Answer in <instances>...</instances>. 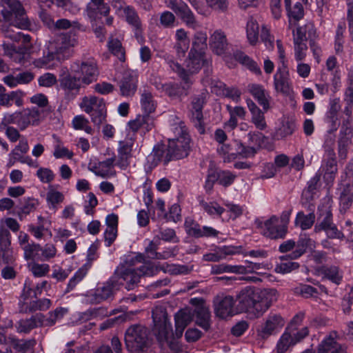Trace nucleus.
<instances>
[{
	"label": "nucleus",
	"mask_w": 353,
	"mask_h": 353,
	"mask_svg": "<svg viewBox=\"0 0 353 353\" xmlns=\"http://www.w3.org/2000/svg\"><path fill=\"white\" fill-rule=\"evenodd\" d=\"M2 2L4 4L1 11L3 21L0 24L2 32L6 37L14 41H22L24 45L30 43L31 37L29 34L20 32L14 33L11 30L12 26L26 30L31 26L23 5L18 0H2Z\"/></svg>",
	"instance_id": "1"
},
{
	"label": "nucleus",
	"mask_w": 353,
	"mask_h": 353,
	"mask_svg": "<svg viewBox=\"0 0 353 353\" xmlns=\"http://www.w3.org/2000/svg\"><path fill=\"white\" fill-rule=\"evenodd\" d=\"M173 136L168 138L167 148L173 160L181 159L188 156L190 150V137L185 123L180 121L172 125Z\"/></svg>",
	"instance_id": "2"
},
{
	"label": "nucleus",
	"mask_w": 353,
	"mask_h": 353,
	"mask_svg": "<svg viewBox=\"0 0 353 353\" xmlns=\"http://www.w3.org/2000/svg\"><path fill=\"white\" fill-rule=\"evenodd\" d=\"M77 37L75 30L61 33L55 36L48 43L47 50L55 56L58 61H63L70 58L73 52L72 48L77 44Z\"/></svg>",
	"instance_id": "3"
},
{
	"label": "nucleus",
	"mask_w": 353,
	"mask_h": 353,
	"mask_svg": "<svg viewBox=\"0 0 353 353\" xmlns=\"http://www.w3.org/2000/svg\"><path fill=\"white\" fill-rule=\"evenodd\" d=\"M154 272V268L150 265H142L138 269H134L127 265L126 263H121L112 275L119 282V287L121 288L125 282V288L131 290L139 282L141 276L151 275Z\"/></svg>",
	"instance_id": "4"
},
{
	"label": "nucleus",
	"mask_w": 353,
	"mask_h": 353,
	"mask_svg": "<svg viewBox=\"0 0 353 353\" xmlns=\"http://www.w3.org/2000/svg\"><path fill=\"white\" fill-rule=\"evenodd\" d=\"M150 330L145 325H131L125 332L124 341L126 349L132 353L145 352L150 344Z\"/></svg>",
	"instance_id": "5"
},
{
	"label": "nucleus",
	"mask_w": 353,
	"mask_h": 353,
	"mask_svg": "<svg viewBox=\"0 0 353 353\" xmlns=\"http://www.w3.org/2000/svg\"><path fill=\"white\" fill-rule=\"evenodd\" d=\"M81 108L90 117L91 121L97 128L105 122L107 109L103 98L96 96L84 97L80 103Z\"/></svg>",
	"instance_id": "6"
},
{
	"label": "nucleus",
	"mask_w": 353,
	"mask_h": 353,
	"mask_svg": "<svg viewBox=\"0 0 353 353\" xmlns=\"http://www.w3.org/2000/svg\"><path fill=\"white\" fill-rule=\"evenodd\" d=\"M70 70L85 85L96 81L99 74L97 61L91 57H83L81 59L76 60L72 63Z\"/></svg>",
	"instance_id": "7"
},
{
	"label": "nucleus",
	"mask_w": 353,
	"mask_h": 353,
	"mask_svg": "<svg viewBox=\"0 0 353 353\" xmlns=\"http://www.w3.org/2000/svg\"><path fill=\"white\" fill-rule=\"evenodd\" d=\"M331 203L329 199H325L318 207V220L319 223L315 229L325 230L330 238L343 239V232L337 229L332 223Z\"/></svg>",
	"instance_id": "8"
},
{
	"label": "nucleus",
	"mask_w": 353,
	"mask_h": 353,
	"mask_svg": "<svg viewBox=\"0 0 353 353\" xmlns=\"http://www.w3.org/2000/svg\"><path fill=\"white\" fill-rule=\"evenodd\" d=\"M255 224L264 236L271 239H283L288 232L286 224L281 223L279 219L274 215L265 221L256 219Z\"/></svg>",
	"instance_id": "9"
},
{
	"label": "nucleus",
	"mask_w": 353,
	"mask_h": 353,
	"mask_svg": "<svg viewBox=\"0 0 353 353\" xmlns=\"http://www.w3.org/2000/svg\"><path fill=\"white\" fill-rule=\"evenodd\" d=\"M207 94L201 92L192 98L190 109V119L194 128L201 134L205 133V123L203 114V108L206 103Z\"/></svg>",
	"instance_id": "10"
},
{
	"label": "nucleus",
	"mask_w": 353,
	"mask_h": 353,
	"mask_svg": "<svg viewBox=\"0 0 353 353\" xmlns=\"http://www.w3.org/2000/svg\"><path fill=\"white\" fill-rule=\"evenodd\" d=\"M307 334V327H303L301 330L287 327L276 344V352L285 353L290 347L294 346Z\"/></svg>",
	"instance_id": "11"
},
{
	"label": "nucleus",
	"mask_w": 353,
	"mask_h": 353,
	"mask_svg": "<svg viewBox=\"0 0 353 353\" xmlns=\"http://www.w3.org/2000/svg\"><path fill=\"white\" fill-rule=\"evenodd\" d=\"M119 290V282L112 276L103 283L102 286L98 287L93 292L90 293V301L91 303L98 304L105 301L111 300Z\"/></svg>",
	"instance_id": "12"
},
{
	"label": "nucleus",
	"mask_w": 353,
	"mask_h": 353,
	"mask_svg": "<svg viewBox=\"0 0 353 353\" xmlns=\"http://www.w3.org/2000/svg\"><path fill=\"white\" fill-rule=\"evenodd\" d=\"M59 85L63 91L65 99L69 101L74 99L79 94L81 88L85 86L72 72L59 79Z\"/></svg>",
	"instance_id": "13"
},
{
	"label": "nucleus",
	"mask_w": 353,
	"mask_h": 353,
	"mask_svg": "<svg viewBox=\"0 0 353 353\" xmlns=\"http://www.w3.org/2000/svg\"><path fill=\"white\" fill-rule=\"evenodd\" d=\"M285 325L284 319L277 314H270L257 330V335L262 339H266L279 332Z\"/></svg>",
	"instance_id": "14"
},
{
	"label": "nucleus",
	"mask_w": 353,
	"mask_h": 353,
	"mask_svg": "<svg viewBox=\"0 0 353 353\" xmlns=\"http://www.w3.org/2000/svg\"><path fill=\"white\" fill-rule=\"evenodd\" d=\"M257 289L253 287H245L236 295L238 307L241 312L253 310L256 312L258 303Z\"/></svg>",
	"instance_id": "15"
},
{
	"label": "nucleus",
	"mask_w": 353,
	"mask_h": 353,
	"mask_svg": "<svg viewBox=\"0 0 353 353\" xmlns=\"http://www.w3.org/2000/svg\"><path fill=\"white\" fill-rule=\"evenodd\" d=\"M166 145L163 144L155 145L152 152L147 157V162L150 169L157 167L161 162L164 165L172 161V156Z\"/></svg>",
	"instance_id": "16"
},
{
	"label": "nucleus",
	"mask_w": 353,
	"mask_h": 353,
	"mask_svg": "<svg viewBox=\"0 0 353 353\" xmlns=\"http://www.w3.org/2000/svg\"><path fill=\"white\" fill-rule=\"evenodd\" d=\"M274 85L276 92L290 94L292 87L288 66H279L274 75Z\"/></svg>",
	"instance_id": "17"
},
{
	"label": "nucleus",
	"mask_w": 353,
	"mask_h": 353,
	"mask_svg": "<svg viewBox=\"0 0 353 353\" xmlns=\"http://www.w3.org/2000/svg\"><path fill=\"white\" fill-rule=\"evenodd\" d=\"M19 112L20 130H25L28 125H37L43 117L44 110L39 108H26Z\"/></svg>",
	"instance_id": "18"
},
{
	"label": "nucleus",
	"mask_w": 353,
	"mask_h": 353,
	"mask_svg": "<svg viewBox=\"0 0 353 353\" xmlns=\"http://www.w3.org/2000/svg\"><path fill=\"white\" fill-rule=\"evenodd\" d=\"M257 296L256 312L261 315L277 300V291L272 288L257 289Z\"/></svg>",
	"instance_id": "19"
},
{
	"label": "nucleus",
	"mask_w": 353,
	"mask_h": 353,
	"mask_svg": "<svg viewBox=\"0 0 353 353\" xmlns=\"http://www.w3.org/2000/svg\"><path fill=\"white\" fill-rule=\"evenodd\" d=\"M214 312L217 316L225 319L234 314L233 306L234 301L231 296H217L214 301Z\"/></svg>",
	"instance_id": "20"
},
{
	"label": "nucleus",
	"mask_w": 353,
	"mask_h": 353,
	"mask_svg": "<svg viewBox=\"0 0 353 353\" xmlns=\"http://www.w3.org/2000/svg\"><path fill=\"white\" fill-rule=\"evenodd\" d=\"M311 242L310 239H301L298 241L297 244L293 240H288L283 242L279 248L281 253L288 252L292 250L294 248L295 250L290 254V257L292 259H297L303 255L305 252V248Z\"/></svg>",
	"instance_id": "21"
},
{
	"label": "nucleus",
	"mask_w": 353,
	"mask_h": 353,
	"mask_svg": "<svg viewBox=\"0 0 353 353\" xmlns=\"http://www.w3.org/2000/svg\"><path fill=\"white\" fill-rule=\"evenodd\" d=\"M194 312L190 309L179 310L174 316L175 320V336L179 339L182 336L185 327L192 322Z\"/></svg>",
	"instance_id": "22"
},
{
	"label": "nucleus",
	"mask_w": 353,
	"mask_h": 353,
	"mask_svg": "<svg viewBox=\"0 0 353 353\" xmlns=\"http://www.w3.org/2000/svg\"><path fill=\"white\" fill-rule=\"evenodd\" d=\"M120 90L123 96L133 95L137 88V75L132 70H125L120 81Z\"/></svg>",
	"instance_id": "23"
},
{
	"label": "nucleus",
	"mask_w": 353,
	"mask_h": 353,
	"mask_svg": "<svg viewBox=\"0 0 353 353\" xmlns=\"http://www.w3.org/2000/svg\"><path fill=\"white\" fill-rule=\"evenodd\" d=\"M44 314L37 313L30 318L23 319L17 322V330L19 333H29L32 330L43 326Z\"/></svg>",
	"instance_id": "24"
},
{
	"label": "nucleus",
	"mask_w": 353,
	"mask_h": 353,
	"mask_svg": "<svg viewBox=\"0 0 353 353\" xmlns=\"http://www.w3.org/2000/svg\"><path fill=\"white\" fill-rule=\"evenodd\" d=\"M209 45L215 54L218 55L224 54L228 49L225 34L221 30H215L210 37Z\"/></svg>",
	"instance_id": "25"
},
{
	"label": "nucleus",
	"mask_w": 353,
	"mask_h": 353,
	"mask_svg": "<svg viewBox=\"0 0 353 353\" xmlns=\"http://www.w3.org/2000/svg\"><path fill=\"white\" fill-rule=\"evenodd\" d=\"M123 14L126 22L131 26L135 37L139 38L141 35L143 29L138 12L132 6H126Z\"/></svg>",
	"instance_id": "26"
},
{
	"label": "nucleus",
	"mask_w": 353,
	"mask_h": 353,
	"mask_svg": "<svg viewBox=\"0 0 353 353\" xmlns=\"http://www.w3.org/2000/svg\"><path fill=\"white\" fill-rule=\"evenodd\" d=\"M352 131L347 126H342L337 141L338 154L340 159H345L347 155L348 148L352 143Z\"/></svg>",
	"instance_id": "27"
},
{
	"label": "nucleus",
	"mask_w": 353,
	"mask_h": 353,
	"mask_svg": "<svg viewBox=\"0 0 353 353\" xmlns=\"http://www.w3.org/2000/svg\"><path fill=\"white\" fill-rule=\"evenodd\" d=\"M321 169L325 181L332 182L338 172L336 155H324Z\"/></svg>",
	"instance_id": "28"
},
{
	"label": "nucleus",
	"mask_w": 353,
	"mask_h": 353,
	"mask_svg": "<svg viewBox=\"0 0 353 353\" xmlns=\"http://www.w3.org/2000/svg\"><path fill=\"white\" fill-rule=\"evenodd\" d=\"M249 92L254 97L264 110L270 108L271 97L261 85L251 83L248 85Z\"/></svg>",
	"instance_id": "29"
},
{
	"label": "nucleus",
	"mask_w": 353,
	"mask_h": 353,
	"mask_svg": "<svg viewBox=\"0 0 353 353\" xmlns=\"http://www.w3.org/2000/svg\"><path fill=\"white\" fill-rule=\"evenodd\" d=\"M317 353H345V350L330 334L319 344Z\"/></svg>",
	"instance_id": "30"
},
{
	"label": "nucleus",
	"mask_w": 353,
	"mask_h": 353,
	"mask_svg": "<svg viewBox=\"0 0 353 353\" xmlns=\"http://www.w3.org/2000/svg\"><path fill=\"white\" fill-rule=\"evenodd\" d=\"M110 7L104 0H90L87 4L85 11L91 20H95L98 14L108 16Z\"/></svg>",
	"instance_id": "31"
},
{
	"label": "nucleus",
	"mask_w": 353,
	"mask_h": 353,
	"mask_svg": "<svg viewBox=\"0 0 353 353\" xmlns=\"http://www.w3.org/2000/svg\"><path fill=\"white\" fill-rule=\"evenodd\" d=\"M192 312H194V316H196V324L205 331H208L211 327L209 309L203 304H200L195 307Z\"/></svg>",
	"instance_id": "32"
},
{
	"label": "nucleus",
	"mask_w": 353,
	"mask_h": 353,
	"mask_svg": "<svg viewBox=\"0 0 353 353\" xmlns=\"http://www.w3.org/2000/svg\"><path fill=\"white\" fill-rule=\"evenodd\" d=\"M205 63L204 52L190 49L188 58L185 61V65L191 73L199 71Z\"/></svg>",
	"instance_id": "33"
},
{
	"label": "nucleus",
	"mask_w": 353,
	"mask_h": 353,
	"mask_svg": "<svg viewBox=\"0 0 353 353\" xmlns=\"http://www.w3.org/2000/svg\"><path fill=\"white\" fill-rule=\"evenodd\" d=\"M292 34L294 43H305L316 37V31L312 25L299 26L293 30Z\"/></svg>",
	"instance_id": "34"
},
{
	"label": "nucleus",
	"mask_w": 353,
	"mask_h": 353,
	"mask_svg": "<svg viewBox=\"0 0 353 353\" xmlns=\"http://www.w3.org/2000/svg\"><path fill=\"white\" fill-rule=\"evenodd\" d=\"M307 210L310 211L308 214L306 215L303 212H299L295 219L296 225L299 226L303 230L310 228L315 221L314 205L310 203Z\"/></svg>",
	"instance_id": "35"
},
{
	"label": "nucleus",
	"mask_w": 353,
	"mask_h": 353,
	"mask_svg": "<svg viewBox=\"0 0 353 353\" xmlns=\"http://www.w3.org/2000/svg\"><path fill=\"white\" fill-rule=\"evenodd\" d=\"M226 109L230 114L229 120L225 123V128L230 130L234 129L238 125L237 118L245 119L246 115L245 109L242 106L232 107L230 105L226 106Z\"/></svg>",
	"instance_id": "36"
},
{
	"label": "nucleus",
	"mask_w": 353,
	"mask_h": 353,
	"mask_svg": "<svg viewBox=\"0 0 353 353\" xmlns=\"http://www.w3.org/2000/svg\"><path fill=\"white\" fill-rule=\"evenodd\" d=\"M152 319L155 325V328L158 329L157 336L161 340H165L168 338L170 330V325H167L165 314L163 313L161 317H158L156 312H152Z\"/></svg>",
	"instance_id": "37"
},
{
	"label": "nucleus",
	"mask_w": 353,
	"mask_h": 353,
	"mask_svg": "<svg viewBox=\"0 0 353 353\" xmlns=\"http://www.w3.org/2000/svg\"><path fill=\"white\" fill-rule=\"evenodd\" d=\"M23 96L24 92L19 90L6 92L0 105L9 108L14 103L17 106L20 107L23 105Z\"/></svg>",
	"instance_id": "38"
},
{
	"label": "nucleus",
	"mask_w": 353,
	"mask_h": 353,
	"mask_svg": "<svg viewBox=\"0 0 353 353\" xmlns=\"http://www.w3.org/2000/svg\"><path fill=\"white\" fill-rule=\"evenodd\" d=\"M128 125L133 132L141 128L149 131L152 128V121L149 115H139L134 120L129 121Z\"/></svg>",
	"instance_id": "39"
},
{
	"label": "nucleus",
	"mask_w": 353,
	"mask_h": 353,
	"mask_svg": "<svg viewBox=\"0 0 353 353\" xmlns=\"http://www.w3.org/2000/svg\"><path fill=\"white\" fill-rule=\"evenodd\" d=\"M68 309L65 307H57L54 310L51 311L48 313L47 318L44 316L43 326L52 327L57 321L63 319V317L67 314Z\"/></svg>",
	"instance_id": "40"
},
{
	"label": "nucleus",
	"mask_w": 353,
	"mask_h": 353,
	"mask_svg": "<svg viewBox=\"0 0 353 353\" xmlns=\"http://www.w3.org/2000/svg\"><path fill=\"white\" fill-rule=\"evenodd\" d=\"M24 258L26 260L41 261V252L42 248L39 244L32 243L23 247Z\"/></svg>",
	"instance_id": "41"
},
{
	"label": "nucleus",
	"mask_w": 353,
	"mask_h": 353,
	"mask_svg": "<svg viewBox=\"0 0 353 353\" xmlns=\"http://www.w3.org/2000/svg\"><path fill=\"white\" fill-rule=\"evenodd\" d=\"M141 105L145 115H149L155 110V103L153 96L150 92L144 90L141 96Z\"/></svg>",
	"instance_id": "42"
},
{
	"label": "nucleus",
	"mask_w": 353,
	"mask_h": 353,
	"mask_svg": "<svg viewBox=\"0 0 353 353\" xmlns=\"http://www.w3.org/2000/svg\"><path fill=\"white\" fill-rule=\"evenodd\" d=\"M321 273L324 278L329 279L336 285L341 283L343 278L342 274L339 272V268L334 265L322 267Z\"/></svg>",
	"instance_id": "43"
},
{
	"label": "nucleus",
	"mask_w": 353,
	"mask_h": 353,
	"mask_svg": "<svg viewBox=\"0 0 353 353\" xmlns=\"http://www.w3.org/2000/svg\"><path fill=\"white\" fill-rule=\"evenodd\" d=\"M259 24L253 18L249 19L247 22V38L251 45H255L259 39Z\"/></svg>",
	"instance_id": "44"
},
{
	"label": "nucleus",
	"mask_w": 353,
	"mask_h": 353,
	"mask_svg": "<svg viewBox=\"0 0 353 353\" xmlns=\"http://www.w3.org/2000/svg\"><path fill=\"white\" fill-rule=\"evenodd\" d=\"M178 16L188 28L196 30L200 27L199 23L197 21L194 13L188 6Z\"/></svg>",
	"instance_id": "45"
},
{
	"label": "nucleus",
	"mask_w": 353,
	"mask_h": 353,
	"mask_svg": "<svg viewBox=\"0 0 353 353\" xmlns=\"http://www.w3.org/2000/svg\"><path fill=\"white\" fill-rule=\"evenodd\" d=\"M29 150V146L28 144V141L26 139L20 140L19 144L15 146V148L12 150L10 154V156H12L8 163V166H12L15 162L19 161V159L17 157L21 158V154H19V151L22 152H28Z\"/></svg>",
	"instance_id": "46"
},
{
	"label": "nucleus",
	"mask_w": 353,
	"mask_h": 353,
	"mask_svg": "<svg viewBox=\"0 0 353 353\" xmlns=\"http://www.w3.org/2000/svg\"><path fill=\"white\" fill-rule=\"evenodd\" d=\"M52 302L48 299H41L31 301L26 307V311L34 312L37 310L46 311L51 306Z\"/></svg>",
	"instance_id": "47"
},
{
	"label": "nucleus",
	"mask_w": 353,
	"mask_h": 353,
	"mask_svg": "<svg viewBox=\"0 0 353 353\" xmlns=\"http://www.w3.org/2000/svg\"><path fill=\"white\" fill-rule=\"evenodd\" d=\"M132 146L129 144H124L119 150V161L117 165L125 169L128 165V159L131 156Z\"/></svg>",
	"instance_id": "48"
},
{
	"label": "nucleus",
	"mask_w": 353,
	"mask_h": 353,
	"mask_svg": "<svg viewBox=\"0 0 353 353\" xmlns=\"http://www.w3.org/2000/svg\"><path fill=\"white\" fill-rule=\"evenodd\" d=\"M296 128V123L290 120L284 121L281 126L276 130V136L277 139H283L288 136L292 135Z\"/></svg>",
	"instance_id": "49"
},
{
	"label": "nucleus",
	"mask_w": 353,
	"mask_h": 353,
	"mask_svg": "<svg viewBox=\"0 0 353 353\" xmlns=\"http://www.w3.org/2000/svg\"><path fill=\"white\" fill-rule=\"evenodd\" d=\"M219 176H216V169L213 165H210L208 170V173L203 188L207 194H211L214 183L218 181Z\"/></svg>",
	"instance_id": "50"
},
{
	"label": "nucleus",
	"mask_w": 353,
	"mask_h": 353,
	"mask_svg": "<svg viewBox=\"0 0 353 353\" xmlns=\"http://www.w3.org/2000/svg\"><path fill=\"white\" fill-rule=\"evenodd\" d=\"M108 48L111 52L117 57L121 61H125V52L121 41L117 39H112L108 42Z\"/></svg>",
	"instance_id": "51"
},
{
	"label": "nucleus",
	"mask_w": 353,
	"mask_h": 353,
	"mask_svg": "<svg viewBox=\"0 0 353 353\" xmlns=\"http://www.w3.org/2000/svg\"><path fill=\"white\" fill-rule=\"evenodd\" d=\"M207 38L208 37L206 33L201 31L196 32L194 36L192 46L191 49H194L196 51L199 50L200 52H203L207 46Z\"/></svg>",
	"instance_id": "52"
},
{
	"label": "nucleus",
	"mask_w": 353,
	"mask_h": 353,
	"mask_svg": "<svg viewBox=\"0 0 353 353\" xmlns=\"http://www.w3.org/2000/svg\"><path fill=\"white\" fill-rule=\"evenodd\" d=\"M39 205L37 199L32 197L23 198L21 201L20 210L21 213L27 215L34 211Z\"/></svg>",
	"instance_id": "53"
},
{
	"label": "nucleus",
	"mask_w": 353,
	"mask_h": 353,
	"mask_svg": "<svg viewBox=\"0 0 353 353\" xmlns=\"http://www.w3.org/2000/svg\"><path fill=\"white\" fill-rule=\"evenodd\" d=\"M290 21L292 19L299 21L304 16V10L302 4L299 2L296 3L292 8L291 6L288 8H285Z\"/></svg>",
	"instance_id": "54"
},
{
	"label": "nucleus",
	"mask_w": 353,
	"mask_h": 353,
	"mask_svg": "<svg viewBox=\"0 0 353 353\" xmlns=\"http://www.w3.org/2000/svg\"><path fill=\"white\" fill-rule=\"evenodd\" d=\"M184 226L186 232L191 236L199 238L201 227L192 219L187 218L185 221Z\"/></svg>",
	"instance_id": "55"
},
{
	"label": "nucleus",
	"mask_w": 353,
	"mask_h": 353,
	"mask_svg": "<svg viewBox=\"0 0 353 353\" xmlns=\"http://www.w3.org/2000/svg\"><path fill=\"white\" fill-rule=\"evenodd\" d=\"M320 180V176L316 174L307 183V188L303 192V196H305L307 200L312 199L313 195L317 189V185Z\"/></svg>",
	"instance_id": "56"
},
{
	"label": "nucleus",
	"mask_w": 353,
	"mask_h": 353,
	"mask_svg": "<svg viewBox=\"0 0 353 353\" xmlns=\"http://www.w3.org/2000/svg\"><path fill=\"white\" fill-rule=\"evenodd\" d=\"M87 274V269L82 267L79 268L74 274V275L70 279L65 292H69L72 290L75 286L85 277Z\"/></svg>",
	"instance_id": "57"
},
{
	"label": "nucleus",
	"mask_w": 353,
	"mask_h": 353,
	"mask_svg": "<svg viewBox=\"0 0 353 353\" xmlns=\"http://www.w3.org/2000/svg\"><path fill=\"white\" fill-rule=\"evenodd\" d=\"M159 22L165 28H172L175 26L176 17L170 11H164L160 14Z\"/></svg>",
	"instance_id": "58"
},
{
	"label": "nucleus",
	"mask_w": 353,
	"mask_h": 353,
	"mask_svg": "<svg viewBox=\"0 0 353 353\" xmlns=\"http://www.w3.org/2000/svg\"><path fill=\"white\" fill-rule=\"evenodd\" d=\"M216 176H219L218 183L224 186L228 187L233 183L236 175L228 170L218 171L216 170Z\"/></svg>",
	"instance_id": "59"
},
{
	"label": "nucleus",
	"mask_w": 353,
	"mask_h": 353,
	"mask_svg": "<svg viewBox=\"0 0 353 353\" xmlns=\"http://www.w3.org/2000/svg\"><path fill=\"white\" fill-rule=\"evenodd\" d=\"M200 205L203 209L210 215L216 214L221 216L225 211V209L216 203H207L203 200H201Z\"/></svg>",
	"instance_id": "60"
},
{
	"label": "nucleus",
	"mask_w": 353,
	"mask_h": 353,
	"mask_svg": "<svg viewBox=\"0 0 353 353\" xmlns=\"http://www.w3.org/2000/svg\"><path fill=\"white\" fill-rule=\"evenodd\" d=\"M28 267L34 276L37 277L45 276L50 270L49 265L46 263L39 264L33 262L30 263Z\"/></svg>",
	"instance_id": "61"
},
{
	"label": "nucleus",
	"mask_w": 353,
	"mask_h": 353,
	"mask_svg": "<svg viewBox=\"0 0 353 353\" xmlns=\"http://www.w3.org/2000/svg\"><path fill=\"white\" fill-rule=\"evenodd\" d=\"M335 144V135L327 132L323 143L324 155H336L334 147Z\"/></svg>",
	"instance_id": "62"
},
{
	"label": "nucleus",
	"mask_w": 353,
	"mask_h": 353,
	"mask_svg": "<svg viewBox=\"0 0 353 353\" xmlns=\"http://www.w3.org/2000/svg\"><path fill=\"white\" fill-rule=\"evenodd\" d=\"M46 199L48 203L55 208L57 204L63 202L64 196L61 192L50 190L47 192Z\"/></svg>",
	"instance_id": "63"
},
{
	"label": "nucleus",
	"mask_w": 353,
	"mask_h": 353,
	"mask_svg": "<svg viewBox=\"0 0 353 353\" xmlns=\"http://www.w3.org/2000/svg\"><path fill=\"white\" fill-rule=\"evenodd\" d=\"M165 3L168 8L179 15L188 6L183 0H166Z\"/></svg>",
	"instance_id": "64"
}]
</instances>
